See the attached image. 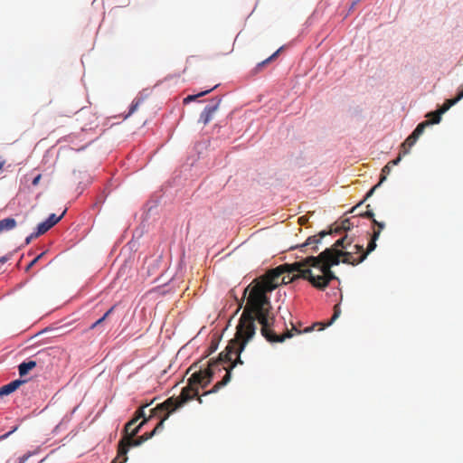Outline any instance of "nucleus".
Returning <instances> with one entry per match:
<instances>
[{"label": "nucleus", "instance_id": "nucleus-4", "mask_svg": "<svg viewBox=\"0 0 463 463\" xmlns=\"http://www.w3.org/2000/svg\"><path fill=\"white\" fill-rule=\"evenodd\" d=\"M148 421V419H145L142 420L137 426H136L133 430L131 428L128 431H124V436L119 440L118 445V455L111 461V463H125L128 460V451L131 447H137L150 439L154 437V433L146 432L143 435L135 439L136 435L139 432L140 429L143 425Z\"/></svg>", "mask_w": 463, "mask_h": 463}, {"label": "nucleus", "instance_id": "nucleus-30", "mask_svg": "<svg viewBox=\"0 0 463 463\" xmlns=\"http://www.w3.org/2000/svg\"><path fill=\"white\" fill-rule=\"evenodd\" d=\"M33 455L32 452H28L24 455H23L22 457L19 458V463H25L27 461V459Z\"/></svg>", "mask_w": 463, "mask_h": 463}, {"label": "nucleus", "instance_id": "nucleus-22", "mask_svg": "<svg viewBox=\"0 0 463 463\" xmlns=\"http://www.w3.org/2000/svg\"><path fill=\"white\" fill-rule=\"evenodd\" d=\"M430 121H423L421 123H420L416 128L413 130L412 134L418 137H420V136L423 133L424 129L426 128V127L430 126Z\"/></svg>", "mask_w": 463, "mask_h": 463}, {"label": "nucleus", "instance_id": "nucleus-34", "mask_svg": "<svg viewBox=\"0 0 463 463\" xmlns=\"http://www.w3.org/2000/svg\"><path fill=\"white\" fill-rule=\"evenodd\" d=\"M462 99H463V90L458 93V95L454 98V99L458 103Z\"/></svg>", "mask_w": 463, "mask_h": 463}, {"label": "nucleus", "instance_id": "nucleus-1", "mask_svg": "<svg viewBox=\"0 0 463 463\" xmlns=\"http://www.w3.org/2000/svg\"><path fill=\"white\" fill-rule=\"evenodd\" d=\"M300 264H283L269 269L264 275L255 279L245 289L244 296L249 292L247 304L239 319L237 326L241 333L245 331L249 336L256 334V320L261 325V335L270 343H282L292 337L291 330L283 335H277L273 329L274 316L270 313L271 305L268 293L281 284L280 277L286 272L298 270Z\"/></svg>", "mask_w": 463, "mask_h": 463}, {"label": "nucleus", "instance_id": "nucleus-29", "mask_svg": "<svg viewBox=\"0 0 463 463\" xmlns=\"http://www.w3.org/2000/svg\"><path fill=\"white\" fill-rule=\"evenodd\" d=\"M360 216L362 217H365V218H369L373 221V219H374V213L373 211L371 210H367L365 213H359Z\"/></svg>", "mask_w": 463, "mask_h": 463}, {"label": "nucleus", "instance_id": "nucleus-15", "mask_svg": "<svg viewBox=\"0 0 463 463\" xmlns=\"http://www.w3.org/2000/svg\"><path fill=\"white\" fill-rule=\"evenodd\" d=\"M16 227V221L14 218H5L0 221V233L4 231H10Z\"/></svg>", "mask_w": 463, "mask_h": 463}, {"label": "nucleus", "instance_id": "nucleus-27", "mask_svg": "<svg viewBox=\"0 0 463 463\" xmlns=\"http://www.w3.org/2000/svg\"><path fill=\"white\" fill-rule=\"evenodd\" d=\"M141 99H135L131 106H130V109H129V112L128 114L126 116V118H128V116H130L131 114H133L137 109V108L139 107L140 103H141Z\"/></svg>", "mask_w": 463, "mask_h": 463}, {"label": "nucleus", "instance_id": "nucleus-37", "mask_svg": "<svg viewBox=\"0 0 463 463\" xmlns=\"http://www.w3.org/2000/svg\"><path fill=\"white\" fill-rule=\"evenodd\" d=\"M198 402H199L200 403H202V402H203V401H202V398H201V397H198Z\"/></svg>", "mask_w": 463, "mask_h": 463}, {"label": "nucleus", "instance_id": "nucleus-13", "mask_svg": "<svg viewBox=\"0 0 463 463\" xmlns=\"http://www.w3.org/2000/svg\"><path fill=\"white\" fill-rule=\"evenodd\" d=\"M148 406V404H146V405H143L141 406L136 412H135V416L132 420H130L126 425H125V428H124V431H128V430L131 428V425H135L137 424V422L138 421L139 419H143V420L145 419H148V417H146V413L144 411V410Z\"/></svg>", "mask_w": 463, "mask_h": 463}, {"label": "nucleus", "instance_id": "nucleus-7", "mask_svg": "<svg viewBox=\"0 0 463 463\" xmlns=\"http://www.w3.org/2000/svg\"><path fill=\"white\" fill-rule=\"evenodd\" d=\"M353 227V223H351L349 219H345L341 222L339 225L335 228H331L329 232H320L317 235L310 236L307 239V241L299 246L302 251H305L304 249H307L308 246H311L312 250L315 252L317 250V244L321 241V240L328 234L333 233H341L342 232H347L351 230Z\"/></svg>", "mask_w": 463, "mask_h": 463}, {"label": "nucleus", "instance_id": "nucleus-25", "mask_svg": "<svg viewBox=\"0 0 463 463\" xmlns=\"http://www.w3.org/2000/svg\"><path fill=\"white\" fill-rule=\"evenodd\" d=\"M407 154H408V150H400L398 156L395 159L390 161L388 164L391 166L397 165L400 163V161L402 160V156Z\"/></svg>", "mask_w": 463, "mask_h": 463}, {"label": "nucleus", "instance_id": "nucleus-2", "mask_svg": "<svg viewBox=\"0 0 463 463\" xmlns=\"http://www.w3.org/2000/svg\"><path fill=\"white\" fill-rule=\"evenodd\" d=\"M251 338L252 336H249L245 331L241 333L240 328L236 326L234 338L228 343L225 350L219 354L218 358L209 361L207 368L194 373L188 379V385L182 389L180 395L177 397L179 399L177 406H183L195 396H198V386L205 388L211 383L216 370H224L226 372L225 375L210 391L204 392V395L214 393L225 386L231 381L232 370L237 364H243L241 354Z\"/></svg>", "mask_w": 463, "mask_h": 463}, {"label": "nucleus", "instance_id": "nucleus-5", "mask_svg": "<svg viewBox=\"0 0 463 463\" xmlns=\"http://www.w3.org/2000/svg\"><path fill=\"white\" fill-rule=\"evenodd\" d=\"M353 238L345 235L340 239L336 240L335 242L329 248H326L325 250H329L331 252L330 258H335L337 260L336 264L334 266H337L342 262V260L345 259V256L341 253L352 252L353 258L357 259L360 254L363 252V245L355 244L352 247Z\"/></svg>", "mask_w": 463, "mask_h": 463}, {"label": "nucleus", "instance_id": "nucleus-3", "mask_svg": "<svg viewBox=\"0 0 463 463\" xmlns=\"http://www.w3.org/2000/svg\"><path fill=\"white\" fill-rule=\"evenodd\" d=\"M329 250H323L317 256H308L293 264H300L298 270L292 272L286 271L281 278L282 284H288L296 279L307 280L314 288L324 290L332 280H338V278L331 270L334 264L337 263L336 259L330 258Z\"/></svg>", "mask_w": 463, "mask_h": 463}, {"label": "nucleus", "instance_id": "nucleus-18", "mask_svg": "<svg viewBox=\"0 0 463 463\" xmlns=\"http://www.w3.org/2000/svg\"><path fill=\"white\" fill-rule=\"evenodd\" d=\"M51 228H52L51 226V224L49 222H47V221L45 220L44 222H41L38 224L37 226V230L35 232V235H43L46 232H48Z\"/></svg>", "mask_w": 463, "mask_h": 463}, {"label": "nucleus", "instance_id": "nucleus-28", "mask_svg": "<svg viewBox=\"0 0 463 463\" xmlns=\"http://www.w3.org/2000/svg\"><path fill=\"white\" fill-rule=\"evenodd\" d=\"M44 255V252H42L37 257H35L26 267V270H29L33 266H34L38 260Z\"/></svg>", "mask_w": 463, "mask_h": 463}, {"label": "nucleus", "instance_id": "nucleus-16", "mask_svg": "<svg viewBox=\"0 0 463 463\" xmlns=\"http://www.w3.org/2000/svg\"><path fill=\"white\" fill-rule=\"evenodd\" d=\"M36 366L35 361L24 362L19 365V374L24 376L29 373L30 370Z\"/></svg>", "mask_w": 463, "mask_h": 463}, {"label": "nucleus", "instance_id": "nucleus-8", "mask_svg": "<svg viewBox=\"0 0 463 463\" xmlns=\"http://www.w3.org/2000/svg\"><path fill=\"white\" fill-rule=\"evenodd\" d=\"M378 239H374V235L373 234L372 239H371L370 242L368 243L366 251H364L363 250L362 254H360L357 259L353 258L352 252L343 253L345 256V259L342 260V263L352 265V266H356V265L362 263L366 259L367 255L370 252H372L373 250H374V249L376 248V241Z\"/></svg>", "mask_w": 463, "mask_h": 463}, {"label": "nucleus", "instance_id": "nucleus-14", "mask_svg": "<svg viewBox=\"0 0 463 463\" xmlns=\"http://www.w3.org/2000/svg\"><path fill=\"white\" fill-rule=\"evenodd\" d=\"M24 381L22 380H14L8 384H5L0 388V396L8 395L14 392L21 384H23Z\"/></svg>", "mask_w": 463, "mask_h": 463}, {"label": "nucleus", "instance_id": "nucleus-26", "mask_svg": "<svg viewBox=\"0 0 463 463\" xmlns=\"http://www.w3.org/2000/svg\"><path fill=\"white\" fill-rule=\"evenodd\" d=\"M217 348H218V340L216 338H214L211 341V344L208 347L206 355L208 356V355L212 354L213 353H214L217 350Z\"/></svg>", "mask_w": 463, "mask_h": 463}, {"label": "nucleus", "instance_id": "nucleus-20", "mask_svg": "<svg viewBox=\"0 0 463 463\" xmlns=\"http://www.w3.org/2000/svg\"><path fill=\"white\" fill-rule=\"evenodd\" d=\"M116 306L111 307L99 319H98L95 323H93L90 326V329H93L97 327L98 326L101 325L108 317L113 312Z\"/></svg>", "mask_w": 463, "mask_h": 463}, {"label": "nucleus", "instance_id": "nucleus-6", "mask_svg": "<svg viewBox=\"0 0 463 463\" xmlns=\"http://www.w3.org/2000/svg\"><path fill=\"white\" fill-rule=\"evenodd\" d=\"M177 403H179V399L177 397H170L164 402L150 410L148 420L155 417L160 418L159 422L156 424L154 430L150 431V433H154L155 436L164 429V423L168 419L169 415L181 407L177 406Z\"/></svg>", "mask_w": 463, "mask_h": 463}, {"label": "nucleus", "instance_id": "nucleus-17", "mask_svg": "<svg viewBox=\"0 0 463 463\" xmlns=\"http://www.w3.org/2000/svg\"><path fill=\"white\" fill-rule=\"evenodd\" d=\"M419 137L414 136L412 133L405 139V141L401 145V150H408L416 143Z\"/></svg>", "mask_w": 463, "mask_h": 463}, {"label": "nucleus", "instance_id": "nucleus-40", "mask_svg": "<svg viewBox=\"0 0 463 463\" xmlns=\"http://www.w3.org/2000/svg\"><path fill=\"white\" fill-rule=\"evenodd\" d=\"M137 425H131V430H133Z\"/></svg>", "mask_w": 463, "mask_h": 463}, {"label": "nucleus", "instance_id": "nucleus-39", "mask_svg": "<svg viewBox=\"0 0 463 463\" xmlns=\"http://www.w3.org/2000/svg\"><path fill=\"white\" fill-rule=\"evenodd\" d=\"M293 329H294V330H296L298 334H300V333H301V331H300V330H298V329H296L295 327H293Z\"/></svg>", "mask_w": 463, "mask_h": 463}, {"label": "nucleus", "instance_id": "nucleus-35", "mask_svg": "<svg viewBox=\"0 0 463 463\" xmlns=\"http://www.w3.org/2000/svg\"><path fill=\"white\" fill-rule=\"evenodd\" d=\"M5 165V160L0 159V172L2 171Z\"/></svg>", "mask_w": 463, "mask_h": 463}, {"label": "nucleus", "instance_id": "nucleus-11", "mask_svg": "<svg viewBox=\"0 0 463 463\" xmlns=\"http://www.w3.org/2000/svg\"><path fill=\"white\" fill-rule=\"evenodd\" d=\"M220 102L221 99H218L214 105H209L204 108L203 111L200 115V120L204 125L208 124L212 120L213 115L218 109Z\"/></svg>", "mask_w": 463, "mask_h": 463}, {"label": "nucleus", "instance_id": "nucleus-12", "mask_svg": "<svg viewBox=\"0 0 463 463\" xmlns=\"http://www.w3.org/2000/svg\"><path fill=\"white\" fill-rule=\"evenodd\" d=\"M340 314H341V309L339 307V305L336 304L334 307V314H333L330 321H328L326 325H323L322 323H315L312 326L307 327L304 330V332H306V333L311 332L314 329V327L317 326H319V330H323L326 326L332 325L333 322L339 317Z\"/></svg>", "mask_w": 463, "mask_h": 463}, {"label": "nucleus", "instance_id": "nucleus-31", "mask_svg": "<svg viewBox=\"0 0 463 463\" xmlns=\"http://www.w3.org/2000/svg\"><path fill=\"white\" fill-rule=\"evenodd\" d=\"M41 178H42V175H41V174L37 175L33 179V181H32V184H33V186L38 185V184H39V183H40Z\"/></svg>", "mask_w": 463, "mask_h": 463}, {"label": "nucleus", "instance_id": "nucleus-24", "mask_svg": "<svg viewBox=\"0 0 463 463\" xmlns=\"http://www.w3.org/2000/svg\"><path fill=\"white\" fill-rule=\"evenodd\" d=\"M283 47H280L279 50H277L272 55H270L269 58H267L266 60H264L263 61L260 62L258 64V67H262L266 64H268L269 62H270L271 61H273L276 57H278L279 52L282 50Z\"/></svg>", "mask_w": 463, "mask_h": 463}, {"label": "nucleus", "instance_id": "nucleus-9", "mask_svg": "<svg viewBox=\"0 0 463 463\" xmlns=\"http://www.w3.org/2000/svg\"><path fill=\"white\" fill-rule=\"evenodd\" d=\"M455 104H457V102L454 99H447L440 109L435 111H431L426 115V117L429 118L428 121L430 122V125L439 123L441 115L448 111Z\"/></svg>", "mask_w": 463, "mask_h": 463}, {"label": "nucleus", "instance_id": "nucleus-32", "mask_svg": "<svg viewBox=\"0 0 463 463\" xmlns=\"http://www.w3.org/2000/svg\"><path fill=\"white\" fill-rule=\"evenodd\" d=\"M17 430V427H14L12 430H10L9 432L0 436V440H3L5 439H6L7 437H9L12 433H14L15 430Z\"/></svg>", "mask_w": 463, "mask_h": 463}, {"label": "nucleus", "instance_id": "nucleus-19", "mask_svg": "<svg viewBox=\"0 0 463 463\" xmlns=\"http://www.w3.org/2000/svg\"><path fill=\"white\" fill-rule=\"evenodd\" d=\"M373 223L376 226V228L373 229V234L374 235V239H378L382 231L384 229L385 224L384 222H378L375 219H373Z\"/></svg>", "mask_w": 463, "mask_h": 463}, {"label": "nucleus", "instance_id": "nucleus-10", "mask_svg": "<svg viewBox=\"0 0 463 463\" xmlns=\"http://www.w3.org/2000/svg\"><path fill=\"white\" fill-rule=\"evenodd\" d=\"M391 172V165L389 164H387L383 169H382V174H381V179H380V182L374 185L367 194H366V196L365 198L360 202L359 203H357L355 206H354L351 210H350V213H354L357 208L364 203V200H366L367 198H369L374 192V190L386 179V176L390 174Z\"/></svg>", "mask_w": 463, "mask_h": 463}, {"label": "nucleus", "instance_id": "nucleus-36", "mask_svg": "<svg viewBox=\"0 0 463 463\" xmlns=\"http://www.w3.org/2000/svg\"><path fill=\"white\" fill-rule=\"evenodd\" d=\"M7 260L8 259L6 257H2V258H0V262L4 263V262L7 261Z\"/></svg>", "mask_w": 463, "mask_h": 463}, {"label": "nucleus", "instance_id": "nucleus-38", "mask_svg": "<svg viewBox=\"0 0 463 463\" xmlns=\"http://www.w3.org/2000/svg\"><path fill=\"white\" fill-rule=\"evenodd\" d=\"M85 113H86V111H84L83 109L80 110V115L85 114Z\"/></svg>", "mask_w": 463, "mask_h": 463}, {"label": "nucleus", "instance_id": "nucleus-23", "mask_svg": "<svg viewBox=\"0 0 463 463\" xmlns=\"http://www.w3.org/2000/svg\"><path fill=\"white\" fill-rule=\"evenodd\" d=\"M65 213H66V210H64L63 213L60 216H57L55 213H52L46 221H47V222H49L51 224L52 227H53L56 223H58L62 219V217L64 216Z\"/></svg>", "mask_w": 463, "mask_h": 463}, {"label": "nucleus", "instance_id": "nucleus-33", "mask_svg": "<svg viewBox=\"0 0 463 463\" xmlns=\"http://www.w3.org/2000/svg\"><path fill=\"white\" fill-rule=\"evenodd\" d=\"M39 237V235H35V232L32 233L25 239V244H29L33 239Z\"/></svg>", "mask_w": 463, "mask_h": 463}, {"label": "nucleus", "instance_id": "nucleus-21", "mask_svg": "<svg viewBox=\"0 0 463 463\" xmlns=\"http://www.w3.org/2000/svg\"><path fill=\"white\" fill-rule=\"evenodd\" d=\"M217 87V85H215L213 88L210 89V90H204V91H202L196 95H189L187 96L186 98L184 99V103L186 104L190 101H194L197 98L199 97H203L204 95H206L207 93H209L211 90H213V89H215Z\"/></svg>", "mask_w": 463, "mask_h": 463}]
</instances>
